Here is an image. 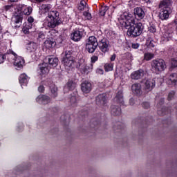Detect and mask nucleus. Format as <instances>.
<instances>
[{
	"mask_svg": "<svg viewBox=\"0 0 177 177\" xmlns=\"http://www.w3.org/2000/svg\"><path fill=\"white\" fill-rule=\"evenodd\" d=\"M40 71L41 73V75L48 74V73H49V66H48V64H46L45 62H44L42 66L40 67Z\"/></svg>",
	"mask_w": 177,
	"mask_h": 177,
	"instance_id": "27",
	"label": "nucleus"
},
{
	"mask_svg": "<svg viewBox=\"0 0 177 177\" xmlns=\"http://www.w3.org/2000/svg\"><path fill=\"white\" fill-rule=\"evenodd\" d=\"M52 9V5L43 4L40 6L39 10L41 13H48V16L46 17L45 21L48 28H55L60 23L59 22V16L60 13L56 10L50 11Z\"/></svg>",
	"mask_w": 177,
	"mask_h": 177,
	"instance_id": "1",
	"label": "nucleus"
},
{
	"mask_svg": "<svg viewBox=\"0 0 177 177\" xmlns=\"http://www.w3.org/2000/svg\"><path fill=\"white\" fill-rule=\"evenodd\" d=\"M8 1L11 3H16V2H19L20 0H8Z\"/></svg>",
	"mask_w": 177,
	"mask_h": 177,
	"instance_id": "56",
	"label": "nucleus"
},
{
	"mask_svg": "<svg viewBox=\"0 0 177 177\" xmlns=\"http://www.w3.org/2000/svg\"><path fill=\"white\" fill-rule=\"evenodd\" d=\"M97 46L101 52L106 53L109 50L110 41H109V39H102L98 42Z\"/></svg>",
	"mask_w": 177,
	"mask_h": 177,
	"instance_id": "10",
	"label": "nucleus"
},
{
	"mask_svg": "<svg viewBox=\"0 0 177 177\" xmlns=\"http://www.w3.org/2000/svg\"><path fill=\"white\" fill-rule=\"evenodd\" d=\"M83 15L87 20H91V19H92V15L86 11L83 12Z\"/></svg>",
	"mask_w": 177,
	"mask_h": 177,
	"instance_id": "40",
	"label": "nucleus"
},
{
	"mask_svg": "<svg viewBox=\"0 0 177 177\" xmlns=\"http://www.w3.org/2000/svg\"><path fill=\"white\" fill-rule=\"evenodd\" d=\"M145 2H150V0H144Z\"/></svg>",
	"mask_w": 177,
	"mask_h": 177,
	"instance_id": "58",
	"label": "nucleus"
},
{
	"mask_svg": "<svg viewBox=\"0 0 177 177\" xmlns=\"http://www.w3.org/2000/svg\"><path fill=\"white\" fill-rule=\"evenodd\" d=\"M2 31V26H0V32Z\"/></svg>",
	"mask_w": 177,
	"mask_h": 177,
	"instance_id": "57",
	"label": "nucleus"
},
{
	"mask_svg": "<svg viewBox=\"0 0 177 177\" xmlns=\"http://www.w3.org/2000/svg\"><path fill=\"white\" fill-rule=\"evenodd\" d=\"M44 63L49 64L50 67H57L59 64V59L53 55H48L44 59Z\"/></svg>",
	"mask_w": 177,
	"mask_h": 177,
	"instance_id": "11",
	"label": "nucleus"
},
{
	"mask_svg": "<svg viewBox=\"0 0 177 177\" xmlns=\"http://www.w3.org/2000/svg\"><path fill=\"white\" fill-rule=\"evenodd\" d=\"M51 96L52 97H57V87L55 86L51 88Z\"/></svg>",
	"mask_w": 177,
	"mask_h": 177,
	"instance_id": "38",
	"label": "nucleus"
},
{
	"mask_svg": "<svg viewBox=\"0 0 177 177\" xmlns=\"http://www.w3.org/2000/svg\"><path fill=\"white\" fill-rule=\"evenodd\" d=\"M23 12L26 16H30L31 12H32V8L31 7H25Z\"/></svg>",
	"mask_w": 177,
	"mask_h": 177,
	"instance_id": "36",
	"label": "nucleus"
},
{
	"mask_svg": "<svg viewBox=\"0 0 177 177\" xmlns=\"http://www.w3.org/2000/svg\"><path fill=\"white\" fill-rule=\"evenodd\" d=\"M64 55L62 63L65 68H66V70H68V68H73L75 63L74 57H73V49L69 48L66 50Z\"/></svg>",
	"mask_w": 177,
	"mask_h": 177,
	"instance_id": "3",
	"label": "nucleus"
},
{
	"mask_svg": "<svg viewBox=\"0 0 177 177\" xmlns=\"http://www.w3.org/2000/svg\"><path fill=\"white\" fill-rule=\"evenodd\" d=\"M142 105L144 109H147L150 107V104L149 102H143Z\"/></svg>",
	"mask_w": 177,
	"mask_h": 177,
	"instance_id": "45",
	"label": "nucleus"
},
{
	"mask_svg": "<svg viewBox=\"0 0 177 177\" xmlns=\"http://www.w3.org/2000/svg\"><path fill=\"white\" fill-rule=\"evenodd\" d=\"M115 57H117V55H115V54H113L111 57V62H114V60H115Z\"/></svg>",
	"mask_w": 177,
	"mask_h": 177,
	"instance_id": "54",
	"label": "nucleus"
},
{
	"mask_svg": "<svg viewBox=\"0 0 177 177\" xmlns=\"http://www.w3.org/2000/svg\"><path fill=\"white\" fill-rule=\"evenodd\" d=\"M152 59H154V54L153 53H145L144 54L143 60H145L146 62H149V60H151Z\"/></svg>",
	"mask_w": 177,
	"mask_h": 177,
	"instance_id": "30",
	"label": "nucleus"
},
{
	"mask_svg": "<svg viewBox=\"0 0 177 177\" xmlns=\"http://www.w3.org/2000/svg\"><path fill=\"white\" fill-rule=\"evenodd\" d=\"M149 31L150 32L154 33L156 31V29L153 26L149 27Z\"/></svg>",
	"mask_w": 177,
	"mask_h": 177,
	"instance_id": "51",
	"label": "nucleus"
},
{
	"mask_svg": "<svg viewBox=\"0 0 177 177\" xmlns=\"http://www.w3.org/2000/svg\"><path fill=\"white\" fill-rule=\"evenodd\" d=\"M22 20L23 17H21V16H15L12 20V27H14V28H19V27L21 26Z\"/></svg>",
	"mask_w": 177,
	"mask_h": 177,
	"instance_id": "19",
	"label": "nucleus"
},
{
	"mask_svg": "<svg viewBox=\"0 0 177 177\" xmlns=\"http://www.w3.org/2000/svg\"><path fill=\"white\" fill-rule=\"evenodd\" d=\"M164 41H169L170 38H172V31H167L163 34Z\"/></svg>",
	"mask_w": 177,
	"mask_h": 177,
	"instance_id": "34",
	"label": "nucleus"
},
{
	"mask_svg": "<svg viewBox=\"0 0 177 177\" xmlns=\"http://www.w3.org/2000/svg\"><path fill=\"white\" fill-rule=\"evenodd\" d=\"M115 103L124 105V95H122V91H118L115 97L114 98Z\"/></svg>",
	"mask_w": 177,
	"mask_h": 177,
	"instance_id": "22",
	"label": "nucleus"
},
{
	"mask_svg": "<svg viewBox=\"0 0 177 177\" xmlns=\"http://www.w3.org/2000/svg\"><path fill=\"white\" fill-rule=\"evenodd\" d=\"M19 10L23 11V9L26 8V6L23 4L18 5Z\"/></svg>",
	"mask_w": 177,
	"mask_h": 177,
	"instance_id": "49",
	"label": "nucleus"
},
{
	"mask_svg": "<svg viewBox=\"0 0 177 177\" xmlns=\"http://www.w3.org/2000/svg\"><path fill=\"white\" fill-rule=\"evenodd\" d=\"M96 73H97V74H100V75H103L104 71L102 68H97L96 70Z\"/></svg>",
	"mask_w": 177,
	"mask_h": 177,
	"instance_id": "47",
	"label": "nucleus"
},
{
	"mask_svg": "<svg viewBox=\"0 0 177 177\" xmlns=\"http://www.w3.org/2000/svg\"><path fill=\"white\" fill-rule=\"evenodd\" d=\"M131 91L134 95L142 94V86L140 84L135 83L131 86Z\"/></svg>",
	"mask_w": 177,
	"mask_h": 177,
	"instance_id": "20",
	"label": "nucleus"
},
{
	"mask_svg": "<svg viewBox=\"0 0 177 177\" xmlns=\"http://www.w3.org/2000/svg\"><path fill=\"white\" fill-rule=\"evenodd\" d=\"M37 3H41V2H44L46 0H35Z\"/></svg>",
	"mask_w": 177,
	"mask_h": 177,
	"instance_id": "55",
	"label": "nucleus"
},
{
	"mask_svg": "<svg viewBox=\"0 0 177 177\" xmlns=\"http://www.w3.org/2000/svg\"><path fill=\"white\" fill-rule=\"evenodd\" d=\"M159 9L165 10H171V7L172 6V1L171 0H162L160 1L158 5Z\"/></svg>",
	"mask_w": 177,
	"mask_h": 177,
	"instance_id": "12",
	"label": "nucleus"
},
{
	"mask_svg": "<svg viewBox=\"0 0 177 177\" xmlns=\"http://www.w3.org/2000/svg\"><path fill=\"white\" fill-rule=\"evenodd\" d=\"M97 39L95 36H91L88 37V41L86 44V50L88 53H93L97 48Z\"/></svg>",
	"mask_w": 177,
	"mask_h": 177,
	"instance_id": "7",
	"label": "nucleus"
},
{
	"mask_svg": "<svg viewBox=\"0 0 177 177\" xmlns=\"http://www.w3.org/2000/svg\"><path fill=\"white\" fill-rule=\"evenodd\" d=\"M81 89L84 93H89L92 91V84L88 81H85L82 83Z\"/></svg>",
	"mask_w": 177,
	"mask_h": 177,
	"instance_id": "16",
	"label": "nucleus"
},
{
	"mask_svg": "<svg viewBox=\"0 0 177 177\" xmlns=\"http://www.w3.org/2000/svg\"><path fill=\"white\" fill-rule=\"evenodd\" d=\"M85 8H86V2L85 1H81L77 8L78 10H85Z\"/></svg>",
	"mask_w": 177,
	"mask_h": 177,
	"instance_id": "37",
	"label": "nucleus"
},
{
	"mask_svg": "<svg viewBox=\"0 0 177 177\" xmlns=\"http://www.w3.org/2000/svg\"><path fill=\"white\" fill-rule=\"evenodd\" d=\"M142 84L145 91L150 92L156 86V80L153 79H144Z\"/></svg>",
	"mask_w": 177,
	"mask_h": 177,
	"instance_id": "8",
	"label": "nucleus"
},
{
	"mask_svg": "<svg viewBox=\"0 0 177 177\" xmlns=\"http://www.w3.org/2000/svg\"><path fill=\"white\" fill-rule=\"evenodd\" d=\"M26 49L29 53H33V55H32V57L34 60L39 59L41 56V51L38 48V45L35 42L28 43L27 44Z\"/></svg>",
	"mask_w": 177,
	"mask_h": 177,
	"instance_id": "5",
	"label": "nucleus"
},
{
	"mask_svg": "<svg viewBox=\"0 0 177 177\" xmlns=\"http://www.w3.org/2000/svg\"><path fill=\"white\" fill-rule=\"evenodd\" d=\"M44 45L46 48H54L56 46V41L54 39H48L45 41Z\"/></svg>",
	"mask_w": 177,
	"mask_h": 177,
	"instance_id": "25",
	"label": "nucleus"
},
{
	"mask_svg": "<svg viewBox=\"0 0 177 177\" xmlns=\"http://www.w3.org/2000/svg\"><path fill=\"white\" fill-rule=\"evenodd\" d=\"M75 83L69 81L68 82L66 86L64 87V91H67V89H68L69 91H74V89H75Z\"/></svg>",
	"mask_w": 177,
	"mask_h": 177,
	"instance_id": "29",
	"label": "nucleus"
},
{
	"mask_svg": "<svg viewBox=\"0 0 177 177\" xmlns=\"http://www.w3.org/2000/svg\"><path fill=\"white\" fill-rule=\"evenodd\" d=\"M174 96H175V91H170L168 94V100H172V99H174Z\"/></svg>",
	"mask_w": 177,
	"mask_h": 177,
	"instance_id": "41",
	"label": "nucleus"
},
{
	"mask_svg": "<svg viewBox=\"0 0 177 177\" xmlns=\"http://www.w3.org/2000/svg\"><path fill=\"white\" fill-rule=\"evenodd\" d=\"M6 57H12L11 54H0V64H2L6 59Z\"/></svg>",
	"mask_w": 177,
	"mask_h": 177,
	"instance_id": "35",
	"label": "nucleus"
},
{
	"mask_svg": "<svg viewBox=\"0 0 177 177\" xmlns=\"http://www.w3.org/2000/svg\"><path fill=\"white\" fill-rule=\"evenodd\" d=\"M28 23H30V24H32L34 23V18L32 17H30L28 19Z\"/></svg>",
	"mask_w": 177,
	"mask_h": 177,
	"instance_id": "50",
	"label": "nucleus"
},
{
	"mask_svg": "<svg viewBox=\"0 0 177 177\" xmlns=\"http://www.w3.org/2000/svg\"><path fill=\"white\" fill-rule=\"evenodd\" d=\"M127 35L131 38H136L143 32V25L139 22L135 24V17L130 12H127V22H126Z\"/></svg>",
	"mask_w": 177,
	"mask_h": 177,
	"instance_id": "2",
	"label": "nucleus"
},
{
	"mask_svg": "<svg viewBox=\"0 0 177 177\" xmlns=\"http://www.w3.org/2000/svg\"><path fill=\"white\" fill-rule=\"evenodd\" d=\"M134 15L138 19H143L145 17V11L141 8L138 7L134 9Z\"/></svg>",
	"mask_w": 177,
	"mask_h": 177,
	"instance_id": "23",
	"label": "nucleus"
},
{
	"mask_svg": "<svg viewBox=\"0 0 177 177\" xmlns=\"http://www.w3.org/2000/svg\"><path fill=\"white\" fill-rule=\"evenodd\" d=\"M171 10H169L160 9V12L159 13V19H160V20H168L169 18V15H171Z\"/></svg>",
	"mask_w": 177,
	"mask_h": 177,
	"instance_id": "18",
	"label": "nucleus"
},
{
	"mask_svg": "<svg viewBox=\"0 0 177 177\" xmlns=\"http://www.w3.org/2000/svg\"><path fill=\"white\" fill-rule=\"evenodd\" d=\"M131 48H133V49H138V48H139V44H133Z\"/></svg>",
	"mask_w": 177,
	"mask_h": 177,
	"instance_id": "52",
	"label": "nucleus"
},
{
	"mask_svg": "<svg viewBox=\"0 0 177 177\" xmlns=\"http://www.w3.org/2000/svg\"><path fill=\"white\" fill-rule=\"evenodd\" d=\"M169 81L171 82L172 84H174V85H176L177 84V73H172L169 77Z\"/></svg>",
	"mask_w": 177,
	"mask_h": 177,
	"instance_id": "31",
	"label": "nucleus"
},
{
	"mask_svg": "<svg viewBox=\"0 0 177 177\" xmlns=\"http://www.w3.org/2000/svg\"><path fill=\"white\" fill-rule=\"evenodd\" d=\"M10 55L14 56V66L17 67L16 68H23V66H24V58L17 56V54L13 51L10 52Z\"/></svg>",
	"mask_w": 177,
	"mask_h": 177,
	"instance_id": "9",
	"label": "nucleus"
},
{
	"mask_svg": "<svg viewBox=\"0 0 177 177\" xmlns=\"http://www.w3.org/2000/svg\"><path fill=\"white\" fill-rule=\"evenodd\" d=\"M114 68V65L112 63H106L104 65V70L105 71H113Z\"/></svg>",
	"mask_w": 177,
	"mask_h": 177,
	"instance_id": "33",
	"label": "nucleus"
},
{
	"mask_svg": "<svg viewBox=\"0 0 177 177\" xmlns=\"http://www.w3.org/2000/svg\"><path fill=\"white\" fill-rule=\"evenodd\" d=\"M77 68H79L82 74H89L91 71L93 69V64H86L85 60L80 59L79 62V65H77Z\"/></svg>",
	"mask_w": 177,
	"mask_h": 177,
	"instance_id": "6",
	"label": "nucleus"
},
{
	"mask_svg": "<svg viewBox=\"0 0 177 177\" xmlns=\"http://www.w3.org/2000/svg\"><path fill=\"white\" fill-rule=\"evenodd\" d=\"M111 113L112 115H121V108L118 106L112 105L111 107Z\"/></svg>",
	"mask_w": 177,
	"mask_h": 177,
	"instance_id": "24",
	"label": "nucleus"
},
{
	"mask_svg": "<svg viewBox=\"0 0 177 177\" xmlns=\"http://www.w3.org/2000/svg\"><path fill=\"white\" fill-rule=\"evenodd\" d=\"M36 102L39 104H48V103H50V97L45 95H40L36 98Z\"/></svg>",
	"mask_w": 177,
	"mask_h": 177,
	"instance_id": "14",
	"label": "nucleus"
},
{
	"mask_svg": "<svg viewBox=\"0 0 177 177\" xmlns=\"http://www.w3.org/2000/svg\"><path fill=\"white\" fill-rule=\"evenodd\" d=\"M98 59H99V57H97V56L91 57V63H96V62H97Z\"/></svg>",
	"mask_w": 177,
	"mask_h": 177,
	"instance_id": "46",
	"label": "nucleus"
},
{
	"mask_svg": "<svg viewBox=\"0 0 177 177\" xmlns=\"http://www.w3.org/2000/svg\"><path fill=\"white\" fill-rule=\"evenodd\" d=\"M77 95H73L70 97V103L72 107L77 106Z\"/></svg>",
	"mask_w": 177,
	"mask_h": 177,
	"instance_id": "32",
	"label": "nucleus"
},
{
	"mask_svg": "<svg viewBox=\"0 0 177 177\" xmlns=\"http://www.w3.org/2000/svg\"><path fill=\"white\" fill-rule=\"evenodd\" d=\"M95 102L98 106H104V104L107 102V97L106 94H100L96 97Z\"/></svg>",
	"mask_w": 177,
	"mask_h": 177,
	"instance_id": "17",
	"label": "nucleus"
},
{
	"mask_svg": "<svg viewBox=\"0 0 177 177\" xmlns=\"http://www.w3.org/2000/svg\"><path fill=\"white\" fill-rule=\"evenodd\" d=\"M46 36V33L44 32H40L39 33V38L41 39H45V37Z\"/></svg>",
	"mask_w": 177,
	"mask_h": 177,
	"instance_id": "43",
	"label": "nucleus"
},
{
	"mask_svg": "<svg viewBox=\"0 0 177 177\" xmlns=\"http://www.w3.org/2000/svg\"><path fill=\"white\" fill-rule=\"evenodd\" d=\"M32 28V24L30 23H26L24 25V28H22V31L24 34H28L30 32V30Z\"/></svg>",
	"mask_w": 177,
	"mask_h": 177,
	"instance_id": "28",
	"label": "nucleus"
},
{
	"mask_svg": "<svg viewBox=\"0 0 177 177\" xmlns=\"http://www.w3.org/2000/svg\"><path fill=\"white\" fill-rule=\"evenodd\" d=\"M17 171H20V169H17Z\"/></svg>",
	"mask_w": 177,
	"mask_h": 177,
	"instance_id": "59",
	"label": "nucleus"
},
{
	"mask_svg": "<svg viewBox=\"0 0 177 177\" xmlns=\"http://www.w3.org/2000/svg\"><path fill=\"white\" fill-rule=\"evenodd\" d=\"M162 104H164V98H161L160 100L159 103L157 104L158 106V114L159 115H165V114H168L169 113V111L167 108H161Z\"/></svg>",
	"mask_w": 177,
	"mask_h": 177,
	"instance_id": "13",
	"label": "nucleus"
},
{
	"mask_svg": "<svg viewBox=\"0 0 177 177\" xmlns=\"http://www.w3.org/2000/svg\"><path fill=\"white\" fill-rule=\"evenodd\" d=\"M82 35H84L82 31L75 30L71 33V38L73 41H75V42H78V41H81Z\"/></svg>",
	"mask_w": 177,
	"mask_h": 177,
	"instance_id": "15",
	"label": "nucleus"
},
{
	"mask_svg": "<svg viewBox=\"0 0 177 177\" xmlns=\"http://www.w3.org/2000/svg\"><path fill=\"white\" fill-rule=\"evenodd\" d=\"M147 44L149 48H154V41L152 40H147Z\"/></svg>",
	"mask_w": 177,
	"mask_h": 177,
	"instance_id": "42",
	"label": "nucleus"
},
{
	"mask_svg": "<svg viewBox=\"0 0 177 177\" xmlns=\"http://www.w3.org/2000/svg\"><path fill=\"white\" fill-rule=\"evenodd\" d=\"M129 104L130 106H133V104H135V99L131 98L129 100Z\"/></svg>",
	"mask_w": 177,
	"mask_h": 177,
	"instance_id": "53",
	"label": "nucleus"
},
{
	"mask_svg": "<svg viewBox=\"0 0 177 177\" xmlns=\"http://www.w3.org/2000/svg\"><path fill=\"white\" fill-rule=\"evenodd\" d=\"M143 75H145L143 70H138L131 74V80H140Z\"/></svg>",
	"mask_w": 177,
	"mask_h": 177,
	"instance_id": "21",
	"label": "nucleus"
},
{
	"mask_svg": "<svg viewBox=\"0 0 177 177\" xmlns=\"http://www.w3.org/2000/svg\"><path fill=\"white\" fill-rule=\"evenodd\" d=\"M19 81L21 86H23V84H25V85H27V83L28 82V77L27 76V75L23 73L19 76Z\"/></svg>",
	"mask_w": 177,
	"mask_h": 177,
	"instance_id": "26",
	"label": "nucleus"
},
{
	"mask_svg": "<svg viewBox=\"0 0 177 177\" xmlns=\"http://www.w3.org/2000/svg\"><path fill=\"white\" fill-rule=\"evenodd\" d=\"M38 91H39V92L42 93L45 91V87L44 86H39L38 88Z\"/></svg>",
	"mask_w": 177,
	"mask_h": 177,
	"instance_id": "48",
	"label": "nucleus"
},
{
	"mask_svg": "<svg viewBox=\"0 0 177 177\" xmlns=\"http://www.w3.org/2000/svg\"><path fill=\"white\" fill-rule=\"evenodd\" d=\"M152 71L158 74L159 73H162L165 68H167V64L165 61L162 59H153L151 64Z\"/></svg>",
	"mask_w": 177,
	"mask_h": 177,
	"instance_id": "4",
	"label": "nucleus"
},
{
	"mask_svg": "<svg viewBox=\"0 0 177 177\" xmlns=\"http://www.w3.org/2000/svg\"><path fill=\"white\" fill-rule=\"evenodd\" d=\"M109 10V7L104 6L101 8V10L100 11V16H104L106 15V12Z\"/></svg>",
	"mask_w": 177,
	"mask_h": 177,
	"instance_id": "39",
	"label": "nucleus"
},
{
	"mask_svg": "<svg viewBox=\"0 0 177 177\" xmlns=\"http://www.w3.org/2000/svg\"><path fill=\"white\" fill-rule=\"evenodd\" d=\"M171 66L173 67H177V59H171Z\"/></svg>",
	"mask_w": 177,
	"mask_h": 177,
	"instance_id": "44",
	"label": "nucleus"
}]
</instances>
